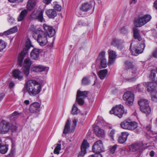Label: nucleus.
<instances>
[{
	"instance_id": "obj_23",
	"label": "nucleus",
	"mask_w": 157,
	"mask_h": 157,
	"mask_svg": "<svg viewBox=\"0 0 157 157\" xmlns=\"http://www.w3.org/2000/svg\"><path fill=\"white\" fill-rule=\"evenodd\" d=\"M36 3V0H29L26 5L27 9L29 11L32 10L34 7Z\"/></svg>"
},
{
	"instance_id": "obj_1",
	"label": "nucleus",
	"mask_w": 157,
	"mask_h": 157,
	"mask_svg": "<svg viewBox=\"0 0 157 157\" xmlns=\"http://www.w3.org/2000/svg\"><path fill=\"white\" fill-rule=\"evenodd\" d=\"M45 32L42 30H37L33 34V36L36 40L40 45H45L48 43L47 36L49 37L53 36L55 34V30L52 27L46 24L43 26Z\"/></svg>"
},
{
	"instance_id": "obj_59",
	"label": "nucleus",
	"mask_w": 157,
	"mask_h": 157,
	"mask_svg": "<svg viewBox=\"0 0 157 157\" xmlns=\"http://www.w3.org/2000/svg\"><path fill=\"white\" fill-rule=\"evenodd\" d=\"M94 157H102V156L100 153H96V154H94Z\"/></svg>"
},
{
	"instance_id": "obj_11",
	"label": "nucleus",
	"mask_w": 157,
	"mask_h": 157,
	"mask_svg": "<svg viewBox=\"0 0 157 157\" xmlns=\"http://www.w3.org/2000/svg\"><path fill=\"white\" fill-rule=\"evenodd\" d=\"M41 104L36 102H34L30 105L29 107V111L30 113H36L40 111Z\"/></svg>"
},
{
	"instance_id": "obj_40",
	"label": "nucleus",
	"mask_w": 157,
	"mask_h": 157,
	"mask_svg": "<svg viewBox=\"0 0 157 157\" xmlns=\"http://www.w3.org/2000/svg\"><path fill=\"white\" fill-rule=\"evenodd\" d=\"M61 145L59 144H56V146L54 150V152L55 154H58L59 153V151L61 149Z\"/></svg>"
},
{
	"instance_id": "obj_9",
	"label": "nucleus",
	"mask_w": 157,
	"mask_h": 157,
	"mask_svg": "<svg viewBox=\"0 0 157 157\" xmlns=\"http://www.w3.org/2000/svg\"><path fill=\"white\" fill-rule=\"evenodd\" d=\"M93 151L95 153H100L104 151L102 141L98 140L96 142L92 147Z\"/></svg>"
},
{
	"instance_id": "obj_27",
	"label": "nucleus",
	"mask_w": 157,
	"mask_h": 157,
	"mask_svg": "<svg viewBox=\"0 0 157 157\" xmlns=\"http://www.w3.org/2000/svg\"><path fill=\"white\" fill-rule=\"evenodd\" d=\"M150 78L155 83H157V68L151 71Z\"/></svg>"
},
{
	"instance_id": "obj_45",
	"label": "nucleus",
	"mask_w": 157,
	"mask_h": 157,
	"mask_svg": "<svg viewBox=\"0 0 157 157\" xmlns=\"http://www.w3.org/2000/svg\"><path fill=\"white\" fill-rule=\"evenodd\" d=\"M39 72H41L44 71H47L48 70V67H45L42 66H38Z\"/></svg>"
},
{
	"instance_id": "obj_56",
	"label": "nucleus",
	"mask_w": 157,
	"mask_h": 157,
	"mask_svg": "<svg viewBox=\"0 0 157 157\" xmlns=\"http://www.w3.org/2000/svg\"><path fill=\"white\" fill-rule=\"evenodd\" d=\"M115 130L113 129L111 130L110 133V136L112 139H113L114 135L115 134Z\"/></svg>"
},
{
	"instance_id": "obj_10",
	"label": "nucleus",
	"mask_w": 157,
	"mask_h": 157,
	"mask_svg": "<svg viewBox=\"0 0 157 157\" xmlns=\"http://www.w3.org/2000/svg\"><path fill=\"white\" fill-rule=\"evenodd\" d=\"M105 55V52L102 51L99 53L97 59V61H99L101 66L103 68H105L107 67V60Z\"/></svg>"
},
{
	"instance_id": "obj_46",
	"label": "nucleus",
	"mask_w": 157,
	"mask_h": 157,
	"mask_svg": "<svg viewBox=\"0 0 157 157\" xmlns=\"http://www.w3.org/2000/svg\"><path fill=\"white\" fill-rule=\"evenodd\" d=\"M6 44L4 41L0 40V52L2 51L6 47Z\"/></svg>"
},
{
	"instance_id": "obj_20",
	"label": "nucleus",
	"mask_w": 157,
	"mask_h": 157,
	"mask_svg": "<svg viewBox=\"0 0 157 157\" xmlns=\"http://www.w3.org/2000/svg\"><path fill=\"white\" fill-rule=\"evenodd\" d=\"M143 145L141 143H135L130 146V149L131 151H136L141 149Z\"/></svg>"
},
{
	"instance_id": "obj_18",
	"label": "nucleus",
	"mask_w": 157,
	"mask_h": 157,
	"mask_svg": "<svg viewBox=\"0 0 157 157\" xmlns=\"http://www.w3.org/2000/svg\"><path fill=\"white\" fill-rule=\"evenodd\" d=\"M94 131L95 134L98 136L103 137L104 136V130L100 128L97 125L94 127Z\"/></svg>"
},
{
	"instance_id": "obj_39",
	"label": "nucleus",
	"mask_w": 157,
	"mask_h": 157,
	"mask_svg": "<svg viewBox=\"0 0 157 157\" xmlns=\"http://www.w3.org/2000/svg\"><path fill=\"white\" fill-rule=\"evenodd\" d=\"M24 67H30L32 62L29 58H25L24 61Z\"/></svg>"
},
{
	"instance_id": "obj_51",
	"label": "nucleus",
	"mask_w": 157,
	"mask_h": 157,
	"mask_svg": "<svg viewBox=\"0 0 157 157\" xmlns=\"http://www.w3.org/2000/svg\"><path fill=\"white\" fill-rule=\"evenodd\" d=\"M17 27L15 26L10 29V34L13 33L17 32Z\"/></svg>"
},
{
	"instance_id": "obj_3",
	"label": "nucleus",
	"mask_w": 157,
	"mask_h": 157,
	"mask_svg": "<svg viewBox=\"0 0 157 157\" xmlns=\"http://www.w3.org/2000/svg\"><path fill=\"white\" fill-rule=\"evenodd\" d=\"M151 19L150 15L146 14L143 17L136 18L134 20L135 25L137 27H140L150 21Z\"/></svg>"
},
{
	"instance_id": "obj_5",
	"label": "nucleus",
	"mask_w": 157,
	"mask_h": 157,
	"mask_svg": "<svg viewBox=\"0 0 157 157\" xmlns=\"http://www.w3.org/2000/svg\"><path fill=\"white\" fill-rule=\"evenodd\" d=\"M31 45V42L29 40L27 41L25 48H23V51L20 53L18 59V64L21 66L23 59L25 54L28 53Z\"/></svg>"
},
{
	"instance_id": "obj_64",
	"label": "nucleus",
	"mask_w": 157,
	"mask_h": 157,
	"mask_svg": "<svg viewBox=\"0 0 157 157\" xmlns=\"http://www.w3.org/2000/svg\"><path fill=\"white\" fill-rule=\"evenodd\" d=\"M4 97V94L2 93L0 94V101H1L3 98Z\"/></svg>"
},
{
	"instance_id": "obj_30",
	"label": "nucleus",
	"mask_w": 157,
	"mask_h": 157,
	"mask_svg": "<svg viewBox=\"0 0 157 157\" xmlns=\"http://www.w3.org/2000/svg\"><path fill=\"white\" fill-rule=\"evenodd\" d=\"M70 122L69 120H67L63 132V134H66L69 132L70 130Z\"/></svg>"
},
{
	"instance_id": "obj_42",
	"label": "nucleus",
	"mask_w": 157,
	"mask_h": 157,
	"mask_svg": "<svg viewBox=\"0 0 157 157\" xmlns=\"http://www.w3.org/2000/svg\"><path fill=\"white\" fill-rule=\"evenodd\" d=\"M15 149L14 147H12L10 153L6 156V157H14L15 155Z\"/></svg>"
},
{
	"instance_id": "obj_44",
	"label": "nucleus",
	"mask_w": 157,
	"mask_h": 157,
	"mask_svg": "<svg viewBox=\"0 0 157 157\" xmlns=\"http://www.w3.org/2000/svg\"><path fill=\"white\" fill-rule=\"evenodd\" d=\"M30 67H23V72L24 74L28 76L29 74V69Z\"/></svg>"
},
{
	"instance_id": "obj_2",
	"label": "nucleus",
	"mask_w": 157,
	"mask_h": 157,
	"mask_svg": "<svg viewBox=\"0 0 157 157\" xmlns=\"http://www.w3.org/2000/svg\"><path fill=\"white\" fill-rule=\"evenodd\" d=\"M27 91L31 96H34L38 94L41 89V85L36 81L30 80L26 82Z\"/></svg>"
},
{
	"instance_id": "obj_12",
	"label": "nucleus",
	"mask_w": 157,
	"mask_h": 157,
	"mask_svg": "<svg viewBox=\"0 0 157 157\" xmlns=\"http://www.w3.org/2000/svg\"><path fill=\"white\" fill-rule=\"evenodd\" d=\"M10 127V124L8 122L3 120L1 123L0 133L4 134L7 133Z\"/></svg>"
},
{
	"instance_id": "obj_22",
	"label": "nucleus",
	"mask_w": 157,
	"mask_h": 157,
	"mask_svg": "<svg viewBox=\"0 0 157 157\" xmlns=\"http://www.w3.org/2000/svg\"><path fill=\"white\" fill-rule=\"evenodd\" d=\"M46 13L50 18H54L57 15L56 11L53 9L47 10L46 12Z\"/></svg>"
},
{
	"instance_id": "obj_28",
	"label": "nucleus",
	"mask_w": 157,
	"mask_h": 157,
	"mask_svg": "<svg viewBox=\"0 0 157 157\" xmlns=\"http://www.w3.org/2000/svg\"><path fill=\"white\" fill-rule=\"evenodd\" d=\"M21 74V72L18 70H15L13 71V76L20 80L23 78V76Z\"/></svg>"
},
{
	"instance_id": "obj_43",
	"label": "nucleus",
	"mask_w": 157,
	"mask_h": 157,
	"mask_svg": "<svg viewBox=\"0 0 157 157\" xmlns=\"http://www.w3.org/2000/svg\"><path fill=\"white\" fill-rule=\"evenodd\" d=\"M90 82V81L86 77H85L82 79V84L83 85H88L89 84Z\"/></svg>"
},
{
	"instance_id": "obj_50",
	"label": "nucleus",
	"mask_w": 157,
	"mask_h": 157,
	"mask_svg": "<svg viewBox=\"0 0 157 157\" xmlns=\"http://www.w3.org/2000/svg\"><path fill=\"white\" fill-rule=\"evenodd\" d=\"M54 9L58 11H60L61 9V6L59 4H56L54 6Z\"/></svg>"
},
{
	"instance_id": "obj_15",
	"label": "nucleus",
	"mask_w": 157,
	"mask_h": 157,
	"mask_svg": "<svg viewBox=\"0 0 157 157\" xmlns=\"http://www.w3.org/2000/svg\"><path fill=\"white\" fill-rule=\"evenodd\" d=\"M143 85L146 87V90L151 93L152 97V94H155V87L154 83L153 82H144Z\"/></svg>"
},
{
	"instance_id": "obj_58",
	"label": "nucleus",
	"mask_w": 157,
	"mask_h": 157,
	"mask_svg": "<svg viewBox=\"0 0 157 157\" xmlns=\"http://www.w3.org/2000/svg\"><path fill=\"white\" fill-rule=\"evenodd\" d=\"M52 0H43V2L46 4H48L50 3Z\"/></svg>"
},
{
	"instance_id": "obj_41",
	"label": "nucleus",
	"mask_w": 157,
	"mask_h": 157,
	"mask_svg": "<svg viewBox=\"0 0 157 157\" xmlns=\"http://www.w3.org/2000/svg\"><path fill=\"white\" fill-rule=\"evenodd\" d=\"M144 111L142 110V109H141V110L144 113L146 114L147 115H148L150 114L151 112V109L149 105L148 106H145V107H144Z\"/></svg>"
},
{
	"instance_id": "obj_37",
	"label": "nucleus",
	"mask_w": 157,
	"mask_h": 157,
	"mask_svg": "<svg viewBox=\"0 0 157 157\" xmlns=\"http://www.w3.org/2000/svg\"><path fill=\"white\" fill-rule=\"evenodd\" d=\"M131 75H130V76L129 75V77L128 75H124L123 76L124 80H125L126 81L130 82H133L135 81L136 80V78H131Z\"/></svg>"
},
{
	"instance_id": "obj_19",
	"label": "nucleus",
	"mask_w": 157,
	"mask_h": 157,
	"mask_svg": "<svg viewBox=\"0 0 157 157\" xmlns=\"http://www.w3.org/2000/svg\"><path fill=\"white\" fill-rule=\"evenodd\" d=\"M39 49L34 48L30 53V57L33 59H37L39 56Z\"/></svg>"
},
{
	"instance_id": "obj_6",
	"label": "nucleus",
	"mask_w": 157,
	"mask_h": 157,
	"mask_svg": "<svg viewBox=\"0 0 157 157\" xmlns=\"http://www.w3.org/2000/svg\"><path fill=\"white\" fill-rule=\"evenodd\" d=\"M44 11L42 10H33L30 15L29 18L31 20L37 19L38 20L42 22L44 21L43 17Z\"/></svg>"
},
{
	"instance_id": "obj_34",
	"label": "nucleus",
	"mask_w": 157,
	"mask_h": 157,
	"mask_svg": "<svg viewBox=\"0 0 157 157\" xmlns=\"http://www.w3.org/2000/svg\"><path fill=\"white\" fill-rule=\"evenodd\" d=\"M129 121V120H126L121 122V128L124 129H128Z\"/></svg>"
},
{
	"instance_id": "obj_26",
	"label": "nucleus",
	"mask_w": 157,
	"mask_h": 157,
	"mask_svg": "<svg viewBox=\"0 0 157 157\" xmlns=\"http://www.w3.org/2000/svg\"><path fill=\"white\" fill-rule=\"evenodd\" d=\"M28 13V11L27 10L24 9L22 10L17 18L18 21H20L23 20Z\"/></svg>"
},
{
	"instance_id": "obj_8",
	"label": "nucleus",
	"mask_w": 157,
	"mask_h": 157,
	"mask_svg": "<svg viewBox=\"0 0 157 157\" xmlns=\"http://www.w3.org/2000/svg\"><path fill=\"white\" fill-rule=\"evenodd\" d=\"M123 99L126 101V104L128 105H132L134 101V94L129 91H127L123 95Z\"/></svg>"
},
{
	"instance_id": "obj_54",
	"label": "nucleus",
	"mask_w": 157,
	"mask_h": 157,
	"mask_svg": "<svg viewBox=\"0 0 157 157\" xmlns=\"http://www.w3.org/2000/svg\"><path fill=\"white\" fill-rule=\"evenodd\" d=\"M131 72L133 74H135L137 71L136 68L134 66H133L131 69Z\"/></svg>"
},
{
	"instance_id": "obj_49",
	"label": "nucleus",
	"mask_w": 157,
	"mask_h": 157,
	"mask_svg": "<svg viewBox=\"0 0 157 157\" xmlns=\"http://www.w3.org/2000/svg\"><path fill=\"white\" fill-rule=\"evenodd\" d=\"M121 33L123 34H125L128 33V29L125 27H123L121 29Z\"/></svg>"
},
{
	"instance_id": "obj_29",
	"label": "nucleus",
	"mask_w": 157,
	"mask_h": 157,
	"mask_svg": "<svg viewBox=\"0 0 157 157\" xmlns=\"http://www.w3.org/2000/svg\"><path fill=\"white\" fill-rule=\"evenodd\" d=\"M124 42V41L123 40L114 38L113 39L112 44L114 46H117L118 47L121 44L123 43Z\"/></svg>"
},
{
	"instance_id": "obj_53",
	"label": "nucleus",
	"mask_w": 157,
	"mask_h": 157,
	"mask_svg": "<svg viewBox=\"0 0 157 157\" xmlns=\"http://www.w3.org/2000/svg\"><path fill=\"white\" fill-rule=\"evenodd\" d=\"M78 25H82L84 26H86L87 25L86 22H85L83 20L79 21L78 22Z\"/></svg>"
},
{
	"instance_id": "obj_31",
	"label": "nucleus",
	"mask_w": 157,
	"mask_h": 157,
	"mask_svg": "<svg viewBox=\"0 0 157 157\" xmlns=\"http://www.w3.org/2000/svg\"><path fill=\"white\" fill-rule=\"evenodd\" d=\"M133 33L134 38L139 41L142 40V38L140 35L139 31L137 29L134 28L133 29Z\"/></svg>"
},
{
	"instance_id": "obj_14",
	"label": "nucleus",
	"mask_w": 157,
	"mask_h": 157,
	"mask_svg": "<svg viewBox=\"0 0 157 157\" xmlns=\"http://www.w3.org/2000/svg\"><path fill=\"white\" fill-rule=\"evenodd\" d=\"M89 147V144L87 141L84 140L81 146V151L78 154V157H83L86 153V150Z\"/></svg>"
},
{
	"instance_id": "obj_47",
	"label": "nucleus",
	"mask_w": 157,
	"mask_h": 157,
	"mask_svg": "<svg viewBox=\"0 0 157 157\" xmlns=\"http://www.w3.org/2000/svg\"><path fill=\"white\" fill-rule=\"evenodd\" d=\"M118 145L117 144H115L113 146H110L109 148V150L110 152L113 154L114 153Z\"/></svg>"
},
{
	"instance_id": "obj_17",
	"label": "nucleus",
	"mask_w": 157,
	"mask_h": 157,
	"mask_svg": "<svg viewBox=\"0 0 157 157\" xmlns=\"http://www.w3.org/2000/svg\"><path fill=\"white\" fill-rule=\"evenodd\" d=\"M129 134L127 132H123L121 133L118 138V142L121 144L124 143L126 140Z\"/></svg>"
},
{
	"instance_id": "obj_48",
	"label": "nucleus",
	"mask_w": 157,
	"mask_h": 157,
	"mask_svg": "<svg viewBox=\"0 0 157 157\" xmlns=\"http://www.w3.org/2000/svg\"><path fill=\"white\" fill-rule=\"evenodd\" d=\"M152 100L155 102H157V91L155 94H152Z\"/></svg>"
},
{
	"instance_id": "obj_7",
	"label": "nucleus",
	"mask_w": 157,
	"mask_h": 157,
	"mask_svg": "<svg viewBox=\"0 0 157 157\" xmlns=\"http://www.w3.org/2000/svg\"><path fill=\"white\" fill-rule=\"evenodd\" d=\"M87 91H81L78 90L76 94V101L80 105H82L84 103V99L88 95Z\"/></svg>"
},
{
	"instance_id": "obj_62",
	"label": "nucleus",
	"mask_w": 157,
	"mask_h": 157,
	"mask_svg": "<svg viewBox=\"0 0 157 157\" xmlns=\"http://www.w3.org/2000/svg\"><path fill=\"white\" fill-rule=\"evenodd\" d=\"M10 29H9L5 32L4 34L5 35H8L11 34L10 33Z\"/></svg>"
},
{
	"instance_id": "obj_24",
	"label": "nucleus",
	"mask_w": 157,
	"mask_h": 157,
	"mask_svg": "<svg viewBox=\"0 0 157 157\" xmlns=\"http://www.w3.org/2000/svg\"><path fill=\"white\" fill-rule=\"evenodd\" d=\"M138 104L140 106V109H142L144 111V107L149 105L148 101L145 99H141L138 101Z\"/></svg>"
},
{
	"instance_id": "obj_32",
	"label": "nucleus",
	"mask_w": 157,
	"mask_h": 157,
	"mask_svg": "<svg viewBox=\"0 0 157 157\" xmlns=\"http://www.w3.org/2000/svg\"><path fill=\"white\" fill-rule=\"evenodd\" d=\"M138 126L137 123L135 121H129V125L128 129L133 130L136 129Z\"/></svg>"
},
{
	"instance_id": "obj_35",
	"label": "nucleus",
	"mask_w": 157,
	"mask_h": 157,
	"mask_svg": "<svg viewBox=\"0 0 157 157\" xmlns=\"http://www.w3.org/2000/svg\"><path fill=\"white\" fill-rule=\"evenodd\" d=\"M23 115L22 113H19L18 111H15L10 115V119H13L14 118H17L19 116H23Z\"/></svg>"
},
{
	"instance_id": "obj_4",
	"label": "nucleus",
	"mask_w": 157,
	"mask_h": 157,
	"mask_svg": "<svg viewBox=\"0 0 157 157\" xmlns=\"http://www.w3.org/2000/svg\"><path fill=\"white\" fill-rule=\"evenodd\" d=\"M110 114H114L119 118H121L124 114L126 113L127 110L124 109V107L122 105H119L115 107H113L110 111Z\"/></svg>"
},
{
	"instance_id": "obj_33",
	"label": "nucleus",
	"mask_w": 157,
	"mask_h": 157,
	"mask_svg": "<svg viewBox=\"0 0 157 157\" xmlns=\"http://www.w3.org/2000/svg\"><path fill=\"white\" fill-rule=\"evenodd\" d=\"M124 65L125 68L127 70L131 69L134 66L132 63L129 60L125 61Z\"/></svg>"
},
{
	"instance_id": "obj_16",
	"label": "nucleus",
	"mask_w": 157,
	"mask_h": 157,
	"mask_svg": "<svg viewBox=\"0 0 157 157\" xmlns=\"http://www.w3.org/2000/svg\"><path fill=\"white\" fill-rule=\"evenodd\" d=\"M109 53V64L110 65L113 64L114 62V59L116 58L117 55L115 51L111 49L108 51Z\"/></svg>"
},
{
	"instance_id": "obj_36",
	"label": "nucleus",
	"mask_w": 157,
	"mask_h": 157,
	"mask_svg": "<svg viewBox=\"0 0 157 157\" xmlns=\"http://www.w3.org/2000/svg\"><path fill=\"white\" fill-rule=\"evenodd\" d=\"M8 149V147L6 145H1L0 146V152L2 154L6 153Z\"/></svg>"
},
{
	"instance_id": "obj_52",
	"label": "nucleus",
	"mask_w": 157,
	"mask_h": 157,
	"mask_svg": "<svg viewBox=\"0 0 157 157\" xmlns=\"http://www.w3.org/2000/svg\"><path fill=\"white\" fill-rule=\"evenodd\" d=\"M31 70L32 71L35 72H39V67L35 66L32 68Z\"/></svg>"
},
{
	"instance_id": "obj_60",
	"label": "nucleus",
	"mask_w": 157,
	"mask_h": 157,
	"mask_svg": "<svg viewBox=\"0 0 157 157\" xmlns=\"http://www.w3.org/2000/svg\"><path fill=\"white\" fill-rule=\"evenodd\" d=\"M14 86V83L13 82H11L9 84V87L10 88H12Z\"/></svg>"
},
{
	"instance_id": "obj_38",
	"label": "nucleus",
	"mask_w": 157,
	"mask_h": 157,
	"mask_svg": "<svg viewBox=\"0 0 157 157\" xmlns=\"http://www.w3.org/2000/svg\"><path fill=\"white\" fill-rule=\"evenodd\" d=\"M78 109L77 107V104L75 102L73 106L71 113L72 115H75L77 114L78 113Z\"/></svg>"
},
{
	"instance_id": "obj_61",
	"label": "nucleus",
	"mask_w": 157,
	"mask_h": 157,
	"mask_svg": "<svg viewBox=\"0 0 157 157\" xmlns=\"http://www.w3.org/2000/svg\"><path fill=\"white\" fill-rule=\"evenodd\" d=\"M147 130L148 131L151 130V126L150 125H147L146 127Z\"/></svg>"
},
{
	"instance_id": "obj_57",
	"label": "nucleus",
	"mask_w": 157,
	"mask_h": 157,
	"mask_svg": "<svg viewBox=\"0 0 157 157\" xmlns=\"http://www.w3.org/2000/svg\"><path fill=\"white\" fill-rule=\"evenodd\" d=\"M77 122V120L76 119H74L73 121V124H72V127L73 128H74L76 126V123Z\"/></svg>"
},
{
	"instance_id": "obj_13",
	"label": "nucleus",
	"mask_w": 157,
	"mask_h": 157,
	"mask_svg": "<svg viewBox=\"0 0 157 157\" xmlns=\"http://www.w3.org/2000/svg\"><path fill=\"white\" fill-rule=\"evenodd\" d=\"M145 47V46L144 43L141 44L136 48L133 50H131L132 54L135 56H137L138 54L143 52Z\"/></svg>"
},
{
	"instance_id": "obj_55",
	"label": "nucleus",
	"mask_w": 157,
	"mask_h": 157,
	"mask_svg": "<svg viewBox=\"0 0 157 157\" xmlns=\"http://www.w3.org/2000/svg\"><path fill=\"white\" fill-rule=\"evenodd\" d=\"M152 55L153 57L157 58V48L153 51L152 53Z\"/></svg>"
},
{
	"instance_id": "obj_25",
	"label": "nucleus",
	"mask_w": 157,
	"mask_h": 157,
	"mask_svg": "<svg viewBox=\"0 0 157 157\" xmlns=\"http://www.w3.org/2000/svg\"><path fill=\"white\" fill-rule=\"evenodd\" d=\"M98 75L101 79H104L108 76V70L107 69L100 70L98 73Z\"/></svg>"
},
{
	"instance_id": "obj_21",
	"label": "nucleus",
	"mask_w": 157,
	"mask_h": 157,
	"mask_svg": "<svg viewBox=\"0 0 157 157\" xmlns=\"http://www.w3.org/2000/svg\"><path fill=\"white\" fill-rule=\"evenodd\" d=\"M92 8V5L89 3H85L82 4L80 10L84 12H87Z\"/></svg>"
},
{
	"instance_id": "obj_63",
	"label": "nucleus",
	"mask_w": 157,
	"mask_h": 157,
	"mask_svg": "<svg viewBox=\"0 0 157 157\" xmlns=\"http://www.w3.org/2000/svg\"><path fill=\"white\" fill-rule=\"evenodd\" d=\"M154 7L157 10V0L155 1L154 3Z\"/></svg>"
}]
</instances>
